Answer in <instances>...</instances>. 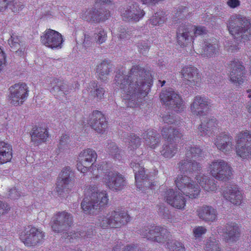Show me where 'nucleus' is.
<instances>
[{"label":"nucleus","mask_w":251,"mask_h":251,"mask_svg":"<svg viewBox=\"0 0 251 251\" xmlns=\"http://www.w3.org/2000/svg\"><path fill=\"white\" fill-rule=\"evenodd\" d=\"M162 118L165 124L161 130L162 136L170 141L180 138L182 136V133L175 128L173 125L175 123V120L173 117L170 115H165L163 116Z\"/></svg>","instance_id":"20"},{"label":"nucleus","mask_w":251,"mask_h":251,"mask_svg":"<svg viewBox=\"0 0 251 251\" xmlns=\"http://www.w3.org/2000/svg\"><path fill=\"white\" fill-rule=\"evenodd\" d=\"M195 179L198 183L206 191H215L217 189V186L214 180L212 178L208 179L207 176L200 173L196 175Z\"/></svg>","instance_id":"34"},{"label":"nucleus","mask_w":251,"mask_h":251,"mask_svg":"<svg viewBox=\"0 0 251 251\" xmlns=\"http://www.w3.org/2000/svg\"><path fill=\"white\" fill-rule=\"evenodd\" d=\"M7 7L14 12H18L23 9V5L20 3L15 2L14 0H3Z\"/></svg>","instance_id":"48"},{"label":"nucleus","mask_w":251,"mask_h":251,"mask_svg":"<svg viewBox=\"0 0 251 251\" xmlns=\"http://www.w3.org/2000/svg\"><path fill=\"white\" fill-rule=\"evenodd\" d=\"M74 177V174L69 167L64 168L57 179L56 183V191L59 195L63 192L67 191L69 183Z\"/></svg>","instance_id":"22"},{"label":"nucleus","mask_w":251,"mask_h":251,"mask_svg":"<svg viewBox=\"0 0 251 251\" xmlns=\"http://www.w3.org/2000/svg\"><path fill=\"white\" fill-rule=\"evenodd\" d=\"M226 4L230 8H234L240 5V1L239 0H228Z\"/></svg>","instance_id":"59"},{"label":"nucleus","mask_w":251,"mask_h":251,"mask_svg":"<svg viewBox=\"0 0 251 251\" xmlns=\"http://www.w3.org/2000/svg\"><path fill=\"white\" fill-rule=\"evenodd\" d=\"M234 42V41H228L225 44L226 50L230 54L237 52L240 49L238 44L237 45V44Z\"/></svg>","instance_id":"50"},{"label":"nucleus","mask_w":251,"mask_h":251,"mask_svg":"<svg viewBox=\"0 0 251 251\" xmlns=\"http://www.w3.org/2000/svg\"><path fill=\"white\" fill-rule=\"evenodd\" d=\"M40 40L44 45L52 49L61 48L63 42L62 35L51 29H46L41 36Z\"/></svg>","instance_id":"15"},{"label":"nucleus","mask_w":251,"mask_h":251,"mask_svg":"<svg viewBox=\"0 0 251 251\" xmlns=\"http://www.w3.org/2000/svg\"><path fill=\"white\" fill-rule=\"evenodd\" d=\"M226 236L227 241H235L239 235V227L237 224L235 223H230L226 226Z\"/></svg>","instance_id":"39"},{"label":"nucleus","mask_w":251,"mask_h":251,"mask_svg":"<svg viewBox=\"0 0 251 251\" xmlns=\"http://www.w3.org/2000/svg\"><path fill=\"white\" fill-rule=\"evenodd\" d=\"M208 170L210 175L215 179L226 181L232 175V168L230 165L223 159H215L208 165Z\"/></svg>","instance_id":"6"},{"label":"nucleus","mask_w":251,"mask_h":251,"mask_svg":"<svg viewBox=\"0 0 251 251\" xmlns=\"http://www.w3.org/2000/svg\"><path fill=\"white\" fill-rule=\"evenodd\" d=\"M224 197L234 205H240L243 200L242 192L236 186H229L223 192Z\"/></svg>","instance_id":"26"},{"label":"nucleus","mask_w":251,"mask_h":251,"mask_svg":"<svg viewBox=\"0 0 251 251\" xmlns=\"http://www.w3.org/2000/svg\"><path fill=\"white\" fill-rule=\"evenodd\" d=\"M139 234L147 240L161 244L168 241L167 248L171 251H185V248L181 243L177 241H169L170 232L163 227L148 226L141 229Z\"/></svg>","instance_id":"3"},{"label":"nucleus","mask_w":251,"mask_h":251,"mask_svg":"<svg viewBox=\"0 0 251 251\" xmlns=\"http://www.w3.org/2000/svg\"><path fill=\"white\" fill-rule=\"evenodd\" d=\"M8 44L13 50H19L20 49L21 38L16 35L12 34L8 40Z\"/></svg>","instance_id":"46"},{"label":"nucleus","mask_w":251,"mask_h":251,"mask_svg":"<svg viewBox=\"0 0 251 251\" xmlns=\"http://www.w3.org/2000/svg\"><path fill=\"white\" fill-rule=\"evenodd\" d=\"M211 105V100L207 97L198 95L194 98L190 109L193 115L201 117L207 114Z\"/></svg>","instance_id":"14"},{"label":"nucleus","mask_w":251,"mask_h":251,"mask_svg":"<svg viewBox=\"0 0 251 251\" xmlns=\"http://www.w3.org/2000/svg\"><path fill=\"white\" fill-rule=\"evenodd\" d=\"M111 157L118 160L121 157L120 151L115 143H111Z\"/></svg>","instance_id":"53"},{"label":"nucleus","mask_w":251,"mask_h":251,"mask_svg":"<svg viewBox=\"0 0 251 251\" xmlns=\"http://www.w3.org/2000/svg\"><path fill=\"white\" fill-rule=\"evenodd\" d=\"M143 138L146 146L151 149H155L160 142L159 135L153 129L149 130L144 133Z\"/></svg>","instance_id":"36"},{"label":"nucleus","mask_w":251,"mask_h":251,"mask_svg":"<svg viewBox=\"0 0 251 251\" xmlns=\"http://www.w3.org/2000/svg\"><path fill=\"white\" fill-rule=\"evenodd\" d=\"M98 170L103 171L105 174L103 177V181L105 183L106 186H109L110 176H109V166L108 163L106 162H101L98 165Z\"/></svg>","instance_id":"44"},{"label":"nucleus","mask_w":251,"mask_h":251,"mask_svg":"<svg viewBox=\"0 0 251 251\" xmlns=\"http://www.w3.org/2000/svg\"><path fill=\"white\" fill-rule=\"evenodd\" d=\"M217 126L218 123L216 118L208 117L201 121L198 129L202 136H210L213 134Z\"/></svg>","instance_id":"30"},{"label":"nucleus","mask_w":251,"mask_h":251,"mask_svg":"<svg viewBox=\"0 0 251 251\" xmlns=\"http://www.w3.org/2000/svg\"><path fill=\"white\" fill-rule=\"evenodd\" d=\"M10 210L9 205L2 201H0V216L7 213Z\"/></svg>","instance_id":"56"},{"label":"nucleus","mask_w":251,"mask_h":251,"mask_svg":"<svg viewBox=\"0 0 251 251\" xmlns=\"http://www.w3.org/2000/svg\"><path fill=\"white\" fill-rule=\"evenodd\" d=\"M97 158L96 152L91 149L82 150L77 157L76 167L78 171L82 173L87 172L93 173L96 169V165L94 164Z\"/></svg>","instance_id":"7"},{"label":"nucleus","mask_w":251,"mask_h":251,"mask_svg":"<svg viewBox=\"0 0 251 251\" xmlns=\"http://www.w3.org/2000/svg\"><path fill=\"white\" fill-rule=\"evenodd\" d=\"M201 18L204 19V21L206 22H209L211 21L212 18V16L211 14H204L201 15Z\"/></svg>","instance_id":"64"},{"label":"nucleus","mask_w":251,"mask_h":251,"mask_svg":"<svg viewBox=\"0 0 251 251\" xmlns=\"http://www.w3.org/2000/svg\"><path fill=\"white\" fill-rule=\"evenodd\" d=\"M12 157V148L10 144L0 141V164L9 162Z\"/></svg>","instance_id":"35"},{"label":"nucleus","mask_w":251,"mask_h":251,"mask_svg":"<svg viewBox=\"0 0 251 251\" xmlns=\"http://www.w3.org/2000/svg\"><path fill=\"white\" fill-rule=\"evenodd\" d=\"M69 137L67 135H62L60 140L58 148L62 151H67L71 149V145Z\"/></svg>","instance_id":"45"},{"label":"nucleus","mask_w":251,"mask_h":251,"mask_svg":"<svg viewBox=\"0 0 251 251\" xmlns=\"http://www.w3.org/2000/svg\"><path fill=\"white\" fill-rule=\"evenodd\" d=\"M89 98L96 101H100L104 98L105 91L103 88L99 87L97 83L91 82L87 87Z\"/></svg>","instance_id":"33"},{"label":"nucleus","mask_w":251,"mask_h":251,"mask_svg":"<svg viewBox=\"0 0 251 251\" xmlns=\"http://www.w3.org/2000/svg\"><path fill=\"white\" fill-rule=\"evenodd\" d=\"M206 28L202 26H181L177 32V42L180 46H186L194 40V34L201 35L206 34Z\"/></svg>","instance_id":"9"},{"label":"nucleus","mask_w":251,"mask_h":251,"mask_svg":"<svg viewBox=\"0 0 251 251\" xmlns=\"http://www.w3.org/2000/svg\"><path fill=\"white\" fill-rule=\"evenodd\" d=\"M231 72L229 74L230 80L232 82L240 84L244 80L245 68L237 60H234L230 64Z\"/></svg>","instance_id":"23"},{"label":"nucleus","mask_w":251,"mask_h":251,"mask_svg":"<svg viewBox=\"0 0 251 251\" xmlns=\"http://www.w3.org/2000/svg\"><path fill=\"white\" fill-rule=\"evenodd\" d=\"M5 64V55L0 48V73L2 71Z\"/></svg>","instance_id":"58"},{"label":"nucleus","mask_w":251,"mask_h":251,"mask_svg":"<svg viewBox=\"0 0 251 251\" xmlns=\"http://www.w3.org/2000/svg\"><path fill=\"white\" fill-rule=\"evenodd\" d=\"M108 196L104 191L93 193L85 197L81 202V208L86 214H93L95 210L100 209L108 203Z\"/></svg>","instance_id":"5"},{"label":"nucleus","mask_w":251,"mask_h":251,"mask_svg":"<svg viewBox=\"0 0 251 251\" xmlns=\"http://www.w3.org/2000/svg\"><path fill=\"white\" fill-rule=\"evenodd\" d=\"M88 124L98 133H103L108 126V122L104 115L100 111L96 110L89 116Z\"/></svg>","instance_id":"19"},{"label":"nucleus","mask_w":251,"mask_h":251,"mask_svg":"<svg viewBox=\"0 0 251 251\" xmlns=\"http://www.w3.org/2000/svg\"><path fill=\"white\" fill-rule=\"evenodd\" d=\"M177 167L181 172L183 173H193L200 170L201 168V165L198 162L192 161L191 159L186 158L180 161L177 164Z\"/></svg>","instance_id":"31"},{"label":"nucleus","mask_w":251,"mask_h":251,"mask_svg":"<svg viewBox=\"0 0 251 251\" xmlns=\"http://www.w3.org/2000/svg\"><path fill=\"white\" fill-rule=\"evenodd\" d=\"M236 152L242 159L251 158V132L243 130L238 133L235 137Z\"/></svg>","instance_id":"8"},{"label":"nucleus","mask_w":251,"mask_h":251,"mask_svg":"<svg viewBox=\"0 0 251 251\" xmlns=\"http://www.w3.org/2000/svg\"><path fill=\"white\" fill-rule=\"evenodd\" d=\"M70 90L68 85L62 80L54 78L50 81V91L55 96H65L70 93Z\"/></svg>","instance_id":"25"},{"label":"nucleus","mask_w":251,"mask_h":251,"mask_svg":"<svg viewBox=\"0 0 251 251\" xmlns=\"http://www.w3.org/2000/svg\"><path fill=\"white\" fill-rule=\"evenodd\" d=\"M99 11L100 17H94V13L91 11H85L82 15V18L89 22L93 23H100L104 22L108 19L109 17V12L108 11H105L102 8H100Z\"/></svg>","instance_id":"32"},{"label":"nucleus","mask_w":251,"mask_h":251,"mask_svg":"<svg viewBox=\"0 0 251 251\" xmlns=\"http://www.w3.org/2000/svg\"><path fill=\"white\" fill-rule=\"evenodd\" d=\"M121 14L124 21L137 23L144 17L145 12L138 3L132 2L123 7Z\"/></svg>","instance_id":"11"},{"label":"nucleus","mask_w":251,"mask_h":251,"mask_svg":"<svg viewBox=\"0 0 251 251\" xmlns=\"http://www.w3.org/2000/svg\"><path fill=\"white\" fill-rule=\"evenodd\" d=\"M94 37L96 42L99 44L104 43L107 39L106 33L102 29H97L94 34Z\"/></svg>","instance_id":"47"},{"label":"nucleus","mask_w":251,"mask_h":251,"mask_svg":"<svg viewBox=\"0 0 251 251\" xmlns=\"http://www.w3.org/2000/svg\"><path fill=\"white\" fill-rule=\"evenodd\" d=\"M44 234L34 226H28L20 233V239L27 247L37 245L43 239Z\"/></svg>","instance_id":"10"},{"label":"nucleus","mask_w":251,"mask_h":251,"mask_svg":"<svg viewBox=\"0 0 251 251\" xmlns=\"http://www.w3.org/2000/svg\"><path fill=\"white\" fill-rule=\"evenodd\" d=\"M138 51L142 54H146L150 49V45L148 41H143L137 44Z\"/></svg>","instance_id":"52"},{"label":"nucleus","mask_w":251,"mask_h":251,"mask_svg":"<svg viewBox=\"0 0 251 251\" xmlns=\"http://www.w3.org/2000/svg\"><path fill=\"white\" fill-rule=\"evenodd\" d=\"M175 15L174 16V20L176 21V19H181L187 17L188 13L187 9L183 6L179 7L175 11Z\"/></svg>","instance_id":"49"},{"label":"nucleus","mask_w":251,"mask_h":251,"mask_svg":"<svg viewBox=\"0 0 251 251\" xmlns=\"http://www.w3.org/2000/svg\"><path fill=\"white\" fill-rule=\"evenodd\" d=\"M204 249L205 251H222L219 241L212 237L207 240Z\"/></svg>","instance_id":"43"},{"label":"nucleus","mask_w":251,"mask_h":251,"mask_svg":"<svg viewBox=\"0 0 251 251\" xmlns=\"http://www.w3.org/2000/svg\"><path fill=\"white\" fill-rule=\"evenodd\" d=\"M131 166L135 174V179L137 187L139 190H142L143 186L152 189L154 184L148 181V175L143 167L142 163L131 162Z\"/></svg>","instance_id":"17"},{"label":"nucleus","mask_w":251,"mask_h":251,"mask_svg":"<svg viewBox=\"0 0 251 251\" xmlns=\"http://www.w3.org/2000/svg\"><path fill=\"white\" fill-rule=\"evenodd\" d=\"M219 47L216 41L211 39L205 40L202 45V48L200 52L204 58H211L218 54Z\"/></svg>","instance_id":"28"},{"label":"nucleus","mask_w":251,"mask_h":251,"mask_svg":"<svg viewBox=\"0 0 251 251\" xmlns=\"http://www.w3.org/2000/svg\"><path fill=\"white\" fill-rule=\"evenodd\" d=\"M109 72L110 62L108 60H103L97 65L96 73L99 76V78L103 81L108 80Z\"/></svg>","instance_id":"37"},{"label":"nucleus","mask_w":251,"mask_h":251,"mask_svg":"<svg viewBox=\"0 0 251 251\" xmlns=\"http://www.w3.org/2000/svg\"><path fill=\"white\" fill-rule=\"evenodd\" d=\"M125 185V180L123 176L118 173H114L111 176V190H121Z\"/></svg>","instance_id":"38"},{"label":"nucleus","mask_w":251,"mask_h":251,"mask_svg":"<svg viewBox=\"0 0 251 251\" xmlns=\"http://www.w3.org/2000/svg\"><path fill=\"white\" fill-rule=\"evenodd\" d=\"M131 35V32L127 30L125 28H121L119 34V37L121 39L129 38Z\"/></svg>","instance_id":"57"},{"label":"nucleus","mask_w":251,"mask_h":251,"mask_svg":"<svg viewBox=\"0 0 251 251\" xmlns=\"http://www.w3.org/2000/svg\"><path fill=\"white\" fill-rule=\"evenodd\" d=\"M214 144L218 150L225 154H229L233 151V138L227 132H222L217 135Z\"/></svg>","instance_id":"21"},{"label":"nucleus","mask_w":251,"mask_h":251,"mask_svg":"<svg viewBox=\"0 0 251 251\" xmlns=\"http://www.w3.org/2000/svg\"><path fill=\"white\" fill-rule=\"evenodd\" d=\"M175 182L179 191L170 189L166 192L164 198L171 206L182 210L186 205V200L183 195L189 198H196L200 194V187L192 178L186 175H178Z\"/></svg>","instance_id":"2"},{"label":"nucleus","mask_w":251,"mask_h":251,"mask_svg":"<svg viewBox=\"0 0 251 251\" xmlns=\"http://www.w3.org/2000/svg\"><path fill=\"white\" fill-rule=\"evenodd\" d=\"M72 224L73 217L71 214L63 211L54 215L51 228L54 232H62L67 231Z\"/></svg>","instance_id":"13"},{"label":"nucleus","mask_w":251,"mask_h":251,"mask_svg":"<svg viewBox=\"0 0 251 251\" xmlns=\"http://www.w3.org/2000/svg\"><path fill=\"white\" fill-rule=\"evenodd\" d=\"M121 77L120 88L122 97L127 100V106L130 107L139 106L150 90L151 85L150 72L139 65H134L127 75Z\"/></svg>","instance_id":"1"},{"label":"nucleus","mask_w":251,"mask_h":251,"mask_svg":"<svg viewBox=\"0 0 251 251\" xmlns=\"http://www.w3.org/2000/svg\"><path fill=\"white\" fill-rule=\"evenodd\" d=\"M202 154L201 150L195 145H189L186 147L185 156L192 159L200 157Z\"/></svg>","instance_id":"41"},{"label":"nucleus","mask_w":251,"mask_h":251,"mask_svg":"<svg viewBox=\"0 0 251 251\" xmlns=\"http://www.w3.org/2000/svg\"><path fill=\"white\" fill-rule=\"evenodd\" d=\"M30 136L32 144L35 146H38L47 141L49 134L46 126L36 127L32 129Z\"/></svg>","instance_id":"29"},{"label":"nucleus","mask_w":251,"mask_h":251,"mask_svg":"<svg viewBox=\"0 0 251 251\" xmlns=\"http://www.w3.org/2000/svg\"><path fill=\"white\" fill-rule=\"evenodd\" d=\"M199 218L206 223L214 222L217 220V209L211 205H203L197 210Z\"/></svg>","instance_id":"24"},{"label":"nucleus","mask_w":251,"mask_h":251,"mask_svg":"<svg viewBox=\"0 0 251 251\" xmlns=\"http://www.w3.org/2000/svg\"><path fill=\"white\" fill-rule=\"evenodd\" d=\"M165 13L163 11L155 13L149 20V24L152 26L160 25L165 21Z\"/></svg>","instance_id":"42"},{"label":"nucleus","mask_w":251,"mask_h":251,"mask_svg":"<svg viewBox=\"0 0 251 251\" xmlns=\"http://www.w3.org/2000/svg\"><path fill=\"white\" fill-rule=\"evenodd\" d=\"M91 37L89 35L85 34L83 41V45L85 47L89 46L90 44Z\"/></svg>","instance_id":"61"},{"label":"nucleus","mask_w":251,"mask_h":251,"mask_svg":"<svg viewBox=\"0 0 251 251\" xmlns=\"http://www.w3.org/2000/svg\"><path fill=\"white\" fill-rule=\"evenodd\" d=\"M177 148L176 145L172 143L164 145L161 151V155L167 158L173 157L177 152Z\"/></svg>","instance_id":"40"},{"label":"nucleus","mask_w":251,"mask_h":251,"mask_svg":"<svg viewBox=\"0 0 251 251\" xmlns=\"http://www.w3.org/2000/svg\"><path fill=\"white\" fill-rule=\"evenodd\" d=\"M109 224L110 219L108 217H105L102 218L100 223V226L103 228L107 227Z\"/></svg>","instance_id":"60"},{"label":"nucleus","mask_w":251,"mask_h":251,"mask_svg":"<svg viewBox=\"0 0 251 251\" xmlns=\"http://www.w3.org/2000/svg\"><path fill=\"white\" fill-rule=\"evenodd\" d=\"M67 234L68 235L67 237L68 238V239L70 242H74L76 240L75 239V235H73V232H71L70 233H66L64 236H66Z\"/></svg>","instance_id":"62"},{"label":"nucleus","mask_w":251,"mask_h":251,"mask_svg":"<svg viewBox=\"0 0 251 251\" xmlns=\"http://www.w3.org/2000/svg\"><path fill=\"white\" fill-rule=\"evenodd\" d=\"M9 102L15 106L22 104L28 96V87L24 83H17L11 86L9 88Z\"/></svg>","instance_id":"12"},{"label":"nucleus","mask_w":251,"mask_h":251,"mask_svg":"<svg viewBox=\"0 0 251 251\" xmlns=\"http://www.w3.org/2000/svg\"><path fill=\"white\" fill-rule=\"evenodd\" d=\"M125 142H128L129 146L133 149H136L141 145L140 138L133 134H131Z\"/></svg>","instance_id":"51"},{"label":"nucleus","mask_w":251,"mask_h":251,"mask_svg":"<svg viewBox=\"0 0 251 251\" xmlns=\"http://www.w3.org/2000/svg\"><path fill=\"white\" fill-rule=\"evenodd\" d=\"M230 34L243 42L251 40V24L249 19L240 15L232 16L227 25Z\"/></svg>","instance_id":"4"},{"label":"nucleus","mask_w":251,"mask_h":251,"mask_svg":"<svg viewBox=\"0 0 251 251\" xmlns=\"http://www.w3.org/2000/svg\"><path fill=\"white\" fill-rule=\"evenodd\" d=\"M8 8L3 0H0V12L3 11Z\"/></svg>","instance_id":"63"},{"label":"nucleus","mask_w":251,"mask_h":251,"mask_svg":"<svg viewBox=\"0 0 251 251\" xmlns=\"http://www.w3.org/2000/svg\"><path fill=\"white\" fill-rule=\"evenodd\" d=\"M130 220V217L126 211L118 209L111 213V228L121 227Z\"/></svg>","instance_id":"27"},{"label":"nucleus","mask_w":251,"mask_h":251,"mask_svg":"<svg viewBox=\"0 0 251 251\" xmlns=\"http://www.w3.org/2000/svg\"><path fill=\"white\" fill-rule=\"evenodd\" d=\"M7 196L11 199L16 200L21 196V194L16 188H12L8 191Z\"/></svg>","instance_id":"55"},{"label":"nucleus","mask_w":251,"mask_h":251,"mask_svg":"<svg viewBox=\"0 0 251 251\" xmlns=\"http://www.w3.org/2000/svg\"><path fill=\"white\" fill-rule=\"evenodd\" d=\"M206 229L205 227L202 226H199L195 227L193 230L194 236L196 238L201 237L202 235L204 234L206 232Z\"/></svg>","instance_id":"54"},{"label":"nucleus","mask_w":251,"mask_h":251,"mask_svg":"<svg viewBox=\"0 0 251 251\" xmlns=\"http://www.w3.org/2000/svg\"><path fill=\"white\" fill-rule=\"evenodd\" d=\"M160 98L164 104L172 106L176 111L178 112L183 110V105L180 97L172 89L162 91Z\"/></svg>","instance_id":"18"},{"label":"nucleus","mask_w":251,"mask_h":251,"mask_svg":"<svg viewBox=\"0 0 251 251\" xmlns=\"http://www.w3.org/2000/svg\"><path fill=\"white\" fill-rule=\"evenodd\" d=\"M183 81L187 85L200 87L201 84V75L198 69L193 66H185L181 70Z\"/></svg>","instance_id":"16"}]
</instances>
